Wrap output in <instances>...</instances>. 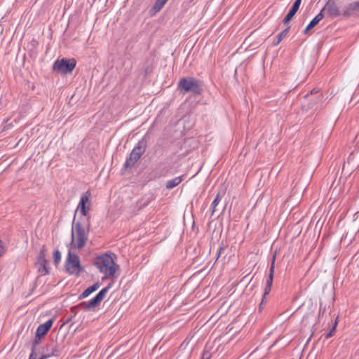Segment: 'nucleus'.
Listing matches in <instances>:
<instances>
[{
    "label": "nucleus",
    "instance_id": "obj_27",
    "mask_svg": "<svg viewBox=\"0 0 359 359\" xmlns=\"http://www.w3.org/2000/svg\"><path fill=\"white\" fill-rule=\"evenodd\" d=\"M4 251H5L4 245H3L2 241H0V256H1L4 253Z\"/></svg>",
    "mask_w": 359,
    "mask_h": 359
},
{
    "label": "nucleus",
    "instance_id": "obj_19",
    "mask_svg": "<svg viewBox=\"0 0 359 359\" xmlns=\"http://www.w3.org/2000/svg\"><path fill=\"white\" fill-rule=\"evenodd\" d=\"M290 29V27H287L284 30H283L280 33H279L277 36V40L273 42V46H278L283 39L287 35L289 30Z\"/></svg>",
    "mask_w": 359,
    "mask_h": 359
},
{
    "label": "nucleus",
    "instance_id": "obj_29",
    "mask_svg": "<svg viewBox=\"0 0 359 359\" xmlns=\"http://www.w3.org/2000/svg\"><path fill=\"white\" fill-rule=\"evenodd\" d=\"M223 250H224V248L221 246L217 249V258L219 257V255Z\"/></svg>",
    "mask_w": 359,
    "mask_h": 359
},
{
    "label": "nucleus",
    "instance_id": "obj_15",
    "mask_svg": "<svg viewBox=\"0 0 359 359\" xmlns=\"http://www.w3.org/2000/svg\"><path fill=\"white\" fill-rule=\"evenodd\" d=\"M147 147V142L145 138H142L133 148V151L136 152L140 157L145 152Z\"/></svg>",
    "mask_w": 359,
    "mask_h": 359
},
{
    "label": "nucleus",
    "instance_id": "obj_6",
    "mask_svg": "<svg viewBox=\"0 0 359 359\" xmlns=\"http://www.w3.org/2000/svg\"><path fill=\"white\" fill-rule=\"evenodd\" d=\"M65 268L69 274L79 275L82 269L79 256L69 252L66 260Z\"/></svg>",
    "mask_w": 359,
    "mask_h": 359
},
{
    "label": "nucleus",
    "instance_id": "obj_10",
    "mask_svg": "<svg viewBox=\"0 0 359 359\" xmlns=\"http://www.w3.org/2000/svg\"><path fill=\"white\" fill-rule=\"evenodd\" d=\"M275 261H276V255H273L272 259V263L270 266L269 275L268 279L266 280V285L264 290V298H266V295H268L271 290V286L273 283V274H274V269H275Z\"/></svg>",
    "mask_w": 359,
    "mask_h": 359
},
{
    "label": "nucleus",
    "instance_id": "obj_23",
    "mask_svg": "<svg viewBox=\"0 0 359 359\" xmlns=\"http://www.w3.org/2000/svg\"><path fill=\"white\" fill-rule=\"evenodd\" d=\"M337 321L336 320L334 322V325L332 326V327L330 329V332H327L325 335V339H329L331 337H332L335 332V330H336V327H337Z\"/></svg>",
    "mask_w": 359,
    "mask_h": 359
},
{
    "label": "nucleus",
    "instance_id": "obj_21",
    "mask_svg": "<svg viewBox=\"0 0 359 359\" xmlns=\"http://www.w3.org/2000/svg\"><path fill=\"white\" fill-rule=\"evenodd\" d=\"M167 1L168 0H156L153 9L156 13L160 11Z\"/></svg>",
    "mask_w": 359,
    "mask_h": 359
},
{
    "label": "nucleus",
    "instance_id": "obj_26",
    "mask_svg": "<svg viewBox=\"0 0 359 359\" xmlns=\"http://www.w3.org/2000/svg\"><path fill=\"white\" fill-rule=\"evenodd\" d=\"M211 353L209 351H203L201 359H210Z\"/></svg>",
    "mask_w": 359,
    "mask_h": 359
},
{
    "label": "nucleus",
    "instance_id": "obj_12",
    "mask_svg": "<svg viewBox=\"0 0 359 359\" xmlns=\"http://www.w3.org/2000/svg\"><path fill=\"white\" fill-rule=\"evenodd\" d=\"M359 12V1H354L348 4L344 8L342 15L348 18L355 13Z\"/></svg>",
    "mask_w": 359,
    "mask_h": 359
},
{
    "label": "nucleus",
    "instance_id": "obj_24",
    "mask_svg": "<svg viewBox=\"0 0 359 359\" xmlns=\"http://www.w3.org/2000/svg\"><path fill=\"white\" fill-rule=\"evenodd\" d=\"M53 259L55 264H57L61 260V254L59 250H55L53 253Z\"/></svg>",
    "mask_w": 359,
    "mask_h": 359
},
{
    "label": "nucleus",
    "instance_id": "obj_22",
    "mask_svg": "<svg viewBox=\"0 0 359 359\" xmlns=\"http://www.w3.org/2000/svg\"><path fill=\"white\" fill-rule=\"evenodd\" d=\"M57 355H59V352L55 347H53L52 348V351L50 353L42 355L39 359H47L51 356H57Z\"/></svg>",
    "mask_w": 359,
    "mask_h": 359
},
{
    "label": "nucleus",
    "instance_id": "obj_9",
    "mask_svg": "<svg viewBox=\"0 0 359 359\" xmlns=\"http://www.w3.org/2000/svg\"><path fill=\"white\" fill-rule=\"evenodd\" d=\"M90 192L86 191L81 197L80 202L78 205L76 211L79 210L83 217H86L88 215L89 206H86V203L89 202Z\"/></svg>",
    "mask_w": 359,
    "mask_h": 359
},
{
    "label": "nucleus",
    "instance_id": "obj_11",
    "mask_svg": "<svg viewBox=\"0 0 359 359\" xmlns=\"http://www.w3.org/2000/svg\"><path fill=\"white\" fill-rule=\"evenodd\" d=\"M53 323V320L50 319L46 323L41 324L36 329V336L38 338L43 337L48 330L51 328Z\"/></svg>",
    "mask_w": 359,
    "mask_h": 359
},
{
    "label": "nucleus",
    "instance_id": "obj_8",
    "mask_svg": "<svg viewBox=\"0 0 359 359\" xmlns=\"http://www.w3.org/2000/svg\"><path fill=\"white\" fill-rule=\"evenodd\" d=\"M320 13H325L332 18H336L342 15L339 11V6L334 0H328L325 6L320 11Z\"/></svg>",
    "mask_w": 359,
    "mask_h": 359
},
{
    "label": "nucleus",
    "instance_id": "obj_2",
    "mask_svg": "<svg viewBox=\"0 0 359 359\" xmlns=\"http://www.w3.org/2000/svg\"><path fill=\"white\" fill-rule=\"evenodd\" d=\"M116 256L114 253H106L95 258L94 265L98 269L100 273L106 277H112L119 268L115 263Z\"/></svg>",
    "mask_w": 359,
    "mask_h": 359
},
{
    "label": "nucleus",
    "instance_id": "obj_18",
    "mask_svg": "<svg viewBox=\"0 0 359 359\" xmlns=\"http://www.w3.org/2000/svg\"><path fill=\"white\" fill-rule=\"evenodd\" d=\"M182 178H183V175L176 177L172 180L167 181L166 188L168 189H172L175 188V187H177L182 182Z\"/></svg>",
    "mask_w": 359,
    "mask_h": 359
},
{
    "label": "nucleus",
    "instance_id": "obj_28",
    "mask_svg": "<svg viewBox=\"0 0 359 359\" xmlns=\"http://www.w3.org/2000/svg\"><path fill=\"white\" fill-rule=\"evenodd\" d=\"M36 354L35 353V351H32L28 359H36Z\"/></svg>",
    "mask_w": 359,
    "mask_h": 359
},
{
    "label": "nucleus",
    "instance_id": "obj_13",
    "mask_svg": "<svg viewBox=\"0 0 359 359\" xmlns=\"http://www.w3.org/2000/svg\"><path fill=\"white\" fill-rule=\"evenodd\" d=\"M301 2H302V0H295L292 8L289 11L288 13L286 15V16L283 19V24H285V25L287 24L291 20V19L294 17L295 13L299 10Z\"/></svg>",
    "mask_w": 359,
    "mask_h": 359
},
{
    "label": "nucleus",
    "instance_id": "obj_20",
    "mask_svg": "<svg viewBox=\"0 0 359 359\" xmlns=\"http://www.w3.org/2000/svg\"><path fill=\"white\" fill-rule=\"evenodd\" d=\"M221 199L222 196L219 195V194H217L211 205V216L214 215L216 210V207L220 203Z\"/></svg>",
    "mask_w": 359,
    "mask_h": 359
},
{
    "label": "nucleus",
    "instance_id": "obj_25",
    "mask_svg": "<svg viewBox=\"0 0 359 359\" xmlns=\"http://www.w3.org/2000/svg\"><path fill=\"white\" fill-rule=\"evenodd\" d=\"M40 339L36 337L32 345V351H35L36 345L39 344Z\"/></svg>",
    "mask_w": 359,
    "mask_h": 359
},
{
    "label": "nucleus",
    "instance_id": "obj_5",
    "mask_svg": "<svg viewBox=\"0 0 359 359\" xmlns=\"http://www.w3.org/2000/svg\"><path fill=\"white\" fill-rule=\"evenodd\" d=\"M110 288V285L102 288L95 297L91 299L88 302H83L79 304V306L81 307L84 311H90L95 309L98 306L101 302L105 297L107 293L108 292Z\"/></svg>",
    "mask_w": 359,
    "mask_h": 359
},
{
    "label": "nucleus",
    "instance_id": "obj_7",
    "mask_svg": "<svg viewBox=\"0 0 359 359\" xmlns=\"http://www.w3.org/2000/svg\"><path fill=\"white\" fill-rule=\"evenodd\" d=\"M46 246L43 245L38 256L36 264L38 266V271L41 276H46L49 273V268L48 267V261L46 259Z\"/></svg>",
    "mask_w": 359,
    "mask_h": 359
},
{
    "label": "nucleus",
    "instance_id": "obj_3",
    "mask_svg": "<svg viewBox=\"0 0 359 359\" xmlns=\"http://www.w3.org/2000/svg\"><path fill=\"white\" fill-rule=\"evenodd\" d=\"M177 88L181 94L191 93L194 95L201 94L203 90V82L191 76L183 77L177 83Z\"/></svg>",
    "mask_w": 359,
    "mask_h": 359
},
{
    "label": "nucleus",
    "instance_id": "obj_1",
    "mask_svg": "<svg viewBox=\"0 0 359 359\" xmlns=\"http://www.w3.org/2000/svg\"><path fill=\"white\" fill-rule=\"evenodd\" d=\"M76 215L72 226V248L81 249L85 246L88 241V231L90 229V221L88 218L83 217L80 221H76Z\"/></svg>",
    "mask_w": 359,
    "mask_h": 359
},
{
    "label": "nucleus",
    "instance_id": "obj_14",
    "mask_svg": "<svg viewBox=\"0 0 359 359\" xmlns=\"http://www.w3.org/2000/svg\"><path fill=\"white\" fill-rule=\"evenodd\" d=\"M140 158V156L135 151L132 150L128 158H126L124 164L123 168L128 169L131 168L135 165V164L137 162V161Z\"/></svg>",
    "mask_w": 359,
    "mask_h": 359
},
{
    "label": "nucleus",
    "instance_id": "obj_4",
    "mask_svg": "<svg viewBox=\"0 0 359 359\" xmlns=\"http://www.w3.org/2000/svg\"><path fill=\"white\" fill-rule=\"evenodd\" d=\"M76 61L75 59H67L62 58L61 60H57L53 65V70L58 73L66 74L71 73L75 68Z\"/></svg>",
    "mask_w": 359,
    "mask_h": 359
},
{
    "label": "nucleus",
    "instance_id": "obj_16",
    "mask_svg": "<svg viewBox=\"0 0 359 359\" xmlns=\"http://www.w3.org/2000/svg\"><path fill=\"white\" fill-rule=\"evenodd\" d=\"M324 17V14L320 12L316 15L314 18L309 22L304 30V33L306 34L310 29L313 28Z\"/></svg>",
    "mask_w": 359,
    "mask_h": 359
},
{
    "label": "nucleus",
    "instance_id": "obj_30",
    "mask_svg": "<svg viewBox=\"0 0 359 359\" xmlns=\"http://www.w3.org/2000/svg\"><path fill=\"white\" fill-rule=\"evenodd\" d=\"M264 299H265V298H264V297H263L262 301H264ZM261 304H263V302H261Z\"/></svg>",
    "mask_w": 359,
    "mask_h": 359
},
{
    "label": "nucleus",
    "instance_id": "obj_17",
    "mask_svg": "<svg viewBox=\"0 0 359 359\" xmlns=\"http://www.w3.org/2000/svg\"><path fill=\"white\" fill-rule=\"evenodd\" d=\"M100 286L99 283L93 284L92 286L86 288L79 296V299H83L88 297L91 293L96 291Z\"/></svg>",
    "mask_w": 359,
    "mask_h": 359
}]
</instances>
